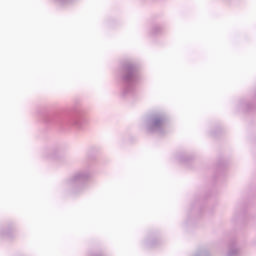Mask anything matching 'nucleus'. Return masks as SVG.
Wrapping results in <instances>:
<instances>
[{"label": "nucleus", "instance_id": "1", "mask_svg": "<svg viewBox=\"0 0 256 256\" xmlns=\"http://www.w3.org/2000/svg\"><path fill=\"white\" fill-rule=\"evenodd\" d=\"M161 119H156L153 121V127H159V125H161Z\"/></svg>", "mask_w": 256, "mask_h": 256}]
</instances>
